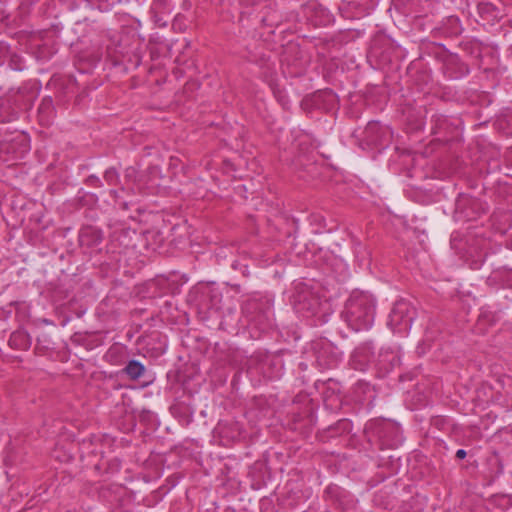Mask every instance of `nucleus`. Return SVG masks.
Returning a JSON list of instances; mask_svg holds the SVG:
<instances>
[{
  "label": "nucleus",
  "instance_id": "nucleus-1",
  "mask_svg": "<svg viewBox=\"0 0 512 512\" xmlns=\"http://www.w3.org/2000/svg\"><path fill=\"white\" fill-rule=\"evenodd\" d=\"M375 300L364 291L355 290L345 303L342 312L344 321L355 331L369 329L374 321Z\"/></svg>",
  "mask_w": 512,
  "mask_h": 512
},
{
  "label": "nucleus",
  "instance_id": "nucleus-2",
  "mask_svg": "<svg viewBox=\"0 0 512 512\" xmlns=\"http://www.w3.org/2000/svg\"><path fill=\"white\" fill-rule=\"evenodd\" d=\"M416 310L410 302L401 299L394 303L389 314V327L398 333H405L411 328Z\"/></svg>",
  "mask_w": 512,
  "mask_h": 512
},
{
  "label": "nucleus",
  "instance_id": "nucleus-3",
  "mask_svg": "<svg viewBox=\"0 0 512 512\" xmlns=\"http://www.w3.org/2000/svg\"><path fill=\"white\" fill-rule=\"evenodd\" d=\"M293 305L297 312L315 313L320 305V298L311 287L304 283H299L295 287L293 294Z\"/></svg>",
  "mask_w": 512,
  "mask_h": 512
},
{
  "label": "nucleus",
  "instance_id": "nucleus-4",
  "mask_svg": "<svg viewBox=\"0 0 512 512\" xmlns=\"http://www.w3.org/2000/svg\"><path fill=\"white\" fill-rule=\"evenodd\" d=\"M369 429L372 435L378 438L381 449L384 447L394 448L398 445V428L395 424L383 420H376L370 424Z\"/></svg>",
  "mask_w": 512,
  "mask_h": 512
},
{
  "label": "nucleus",
  "instance_id": "nucleus-5",
  "mask_svg": "<svg viewBox=\"0 0 512 512\" xmlns=\"http://www.w3.org/2000/svg\"><path fill=\"white\" fill-rule=\"evenodd\" d=\"M21 98L18 93L0 97V123H10L18 118Z\"/></svg>",
  "mask_w": 512,
  "mask_h": 512
},
{
  "label": "nucleus",
  "instance_id": "nucleus-6",
  "mask_svg": "<svg viewBox=\"0 0 512 512\" xmlns=\"http://www.w3.org/2000/svg\"><path fill=\"white\" fill-rule=\"evenodd\" d=\"M373 358V353L368 347H358L351 356L350 365L353 369L364 371Z\"/></svg>",
  "mask_w": 512,
  "mask_h": 512
},
{
  "label": "nucleus",
  "instance_id": "nucleus-7",
  "mask_svg": "<svg viewBox=\"0 0 512 512\" xmlns=\"http://www.w3.org/2000/svg\"><path fill=\"white\" fill-rule=\"evenodd\" d=\"M103 240V233L100 229L93 226H86L81 229L79 241L82 246L96 247Z\"/></svg>",
  "mask_w": 512,
  "mask_h": 512
},
{
  "label": "nucleus",
  "instance_id": "nucleus-8",
  "mask_svg": "<svg viewBox=\"0 0 512 512\" xmlns=\"http://www.w3.org/2000/svg\"><path fill=\"white\" fill-rule=\"evenodd\" d=\"M31 343V337L24 329L14 331L8 341L9 346L16 350H27Z\"/></svg>",
  "mask_w": 512,
  "mask_h": 512
},
{
  "label": "nucleus",
  "instance_id": "nucleus-9",
  "mask_svg": "<svg viewBox=\"0 0 512 512\" xmlns=\"http://www.w3.org/2000/svg\"><path fill=\"white\" fill-rule=\"evenodd\" d=\"M122 372L128 375L130 379L137 380L144 374L145 366L137 360H130Z\"/></svg>",
  "mask_w": 512,
  "mask_h": 512
},
{
  "label": "nucleus",
  "instance_id": "nucleus-10",
  "mask_svg": "<svg viewBox=\"0 0 512 512\" xmlns=\"http://www.w3.org/2000/svg\"><path fill=\"white\" fill-rule=\"evenodd\" d=\"M379 364L381 369L388 370L400 364V359L392 352H385L379 355Z\"/></svg>",
  "mask_w": 512,
  "mask_h": 512
},
{
  "label": "nucleus",
  "instance_id": "nucleus-11",
  "mask_svg": "<svg viewBox=\"0 0 512 512\" xmlns=\"http://www.w3.org/2000/svg\"><path fill=\"white\" fill-rule=\"evenodd\" d=\"M7 62L9 67L15 71H21L24 68L23 57L15 51L11 50Z\"/></svg>",
  "mask_w": 512,
  "mask_h": 512
},
{
  "label": "nucleus",
  "instance_id": "nucleus-12",
  "mask_svg": "<svg viewBox=\"0 0 512 512\" xmlns=\"http://www.w3.org/2000/svg\"><path fill=\"white\" fill-rule=\"evenodd\" d=\"M496 11V7L488 2H482L478 4V12L483 16H494V12Z\"/></svg>",
  "mask_w": 512,
  "mask_h": 512
},
{
  "label": "nucleus",
  "instance_id": "nucleus-13",
  "mask_svg": "<svg viewBox=\"0 0 512 512\" xmlns=\"http://www.w3.org/2000/svg\"><path fill=\"white\" fill-rule=\"evenodd\" d=\"M104 179L109 185H116L119 182V174L114 168H109L104 173Z\"/></svg>",
  "mask_w": 512,
  "mask_h": 512
},
{
  "label": "nucleus",
  "instance_id": "nucleus-14",
  "mask_svg": "<svg viewBox=\"0 0 512 512\" xmlns=\"http://www.w3.org/2000/svg\"><path fill=\"white\" fill-rule=\"evenodd\" d=\"M10 52L11 48L7 44L0 42V65L7 62Z\"/></svg>",
  "mask_w": 512,
  "mask_h": 512
},
{
  "label": "nucleus",
  "instance_id": "nucleus-15",
  "mask_svg": "<svg viewBox=\"0 0 512 512\" xmlns=\"http://www.w3.org/2000/svg\"><path fill=\"white\" fill-rule=\"evenodd\" d=\"M51 345V341L49 340L48 335L43 334L37 337V346H41L43 349H49Z\"/></svg>",
  "mask_w": 512,
  "mask_h": 512
},
{
  "label": "nucleus",
  "instance_id": "nucleus-16",
  "mask_svg": "<svg viewBox=\"0 0 512 512\" xmlns=\"http://www.w3.org/2000/svg\"><path fill=\"white\" fill-rule=\"evenodd\" d=\"M136 175H137V171L134 167H128L125 170V178L126 179L136 181Z\"/></svg>",
  "mask_w": 512,
  "mask_h": 512
},
{
  "label": "nucleus",
  "instance_id": "nucleus-17",
  "mask_svg": "<svg viewBox=\"0 0 512 512\" xmlns=\"http://www.w3.org/2000/svg\"><path fill=\"white\" fill-rule=\"evenodd\" d=\"M86 183L88 185H92V186L98 187V186H100V179L97 176H95V175H90L86 179Z\"/></svg>",
  "mask_w": 512,
  "mask_h": 512
},
{
  "label": "nucleus",
  "instance_id": "nucleus-18",
  "mask_svg": "<svg viewBox=\"0 0 512 512\" xmlns=\"http://www.w3.org/2000/svg\"><path fill=\"white\" fill-rule=\"evenodd\" d=\"M51 53H46V48H40L37 52V58L38 59H48L50 57Z\"/></svg>",
  "mask_w": 512,
  "mask_h": 512
},
{
  "label": "nucleus",
  "instance_id": "nucleus-19",
  "mask_svg": "<svg viewBox=\"0 0 512 512\" xmlns=\"http://www.w3.org/2000/svg\"><path fill=\"white\" fill-rule=\"evenodd\" d=\"M466 455H467V452L464 449H459L456 452V458H458L460 460L464 459L466 457Z\"/></svg>",
  "mask_w": 512,
  "mask_h": 512
},
{
  "label": "nucleus",
  "instance_id": "nucleus-20",
  "mask_svg": "<svg viewBox=\"0 0 512 512\" xmlns=\"http://www.w3.org/2000/svg\"><path fill=\"white\" fill-rule=\"evenodd\" d=\"M376 128H377V124H375V123H369V124L367 125V127H366L365 132L368 134V133H370V132L374 131Z\"/></svg>",
  "mask_w": 512,
  "mask_h": 512
},
{
  "label": "nucleus",
  "instance_id": "nucleus-21",
  "mask_svg": "<svg viewBox=\"0 0 512 512\" xmlns=\"http://www.w3.org/2000/svg\"><path fill=\"white\" fill-rule=\"evenodd\" d=\"M5 311L3 309L0 310V313H4Z\"/></svg>",
  "mask_w": 512,
  "mask_h": 512
},
{
  "label": "nucleus",
  "instance_id": "nucleus-22",
  "mask_svg": "<svg viewBox=\"0 0 512 512\" xmlns=\"http://www.w3.org/2000/svg\"><path fill=\"white\" fill-rule=\"evenodd\" d=\"M511 278H512V273H511Z\"/></svg>",
  "mask_w": 512,
  "mask_h": 512
}]
</instances>
